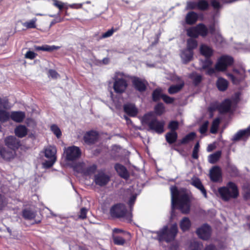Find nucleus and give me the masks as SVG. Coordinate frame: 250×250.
I'll list each match as a JSON object with an SVG mask.
<instances>
[{
    "mask_svg": "<svg viewBox=\"0 0 250 250\" xmlns=\"http://www.w3.org/2000/svg\"><path fill=\"white\" fill-rule=\"evenodd\" d=\"M170 191L172 212H173L175 206L177 205L183 213H188L190 209V202L186 191L183 189L178 190L176 187L172 186L170 188Z\"/></svg>",
    "mask_w": 250,
    "mask_h": 250,
    "instance_id": "1",
    "label": "nucleus"
},
{
    "mask_svg": "<svg viewBox=\"0 0 250 250\" xmlns=\"http://www.w3.org/2000/svg\"><path fill=\"white\" fill-rule=\"evenodd\" d=\"M232 62L233 59L231 57L223 56L218 60L215 65V69L211 67L212 62L208 58H207L206 60L202 62V69L206 70L207 74L212 75L215 73V70L220 71H225Z\"/></svg>",
    "mask_w": 250,
    "mask_h": 250,
    "instance_id": "2",
    "label": "nucleus"
},
{
    "mask_svg": "<svg viewBox=\"0 0 250 250\" xmlns=\"http://www.w3.org/2000/svg\"><path fill=\"white\" fill-rule=\"evenodd\" d=\"M142 122L144 124H147L150 130L157 133L161 134L164 131L165 122L157 120L152 112L145 115L142 119Z\"/></svg>",
    "mask_w": 250,
    "mask_h": 250,
    "instance_id": "3",
    "label": "nucleus"
},
{
    "mask_svg": "<svg viewBox=\"0 0 250 250\" xmlns=\"http://www.w3.org/2000/svg\"><path fill=\"white\" fill-rule=\"evenodd\" d=\"M127 76L123 72H116L112 77L114 81L113 88L116 93L122 94L125 92L128 86Z\"/></svg>",
    "mask_w": 250,
    "mask_h": 250,
    "instance_id": "4",
    "label": "nucleus"
},
{
    "mask_svg": "<svg viewBox=\"0 0 250 250\" xmlns=\"http://www.w3.org/2000/svg\"><path fill=\"white\" fill-rule=\"evenodd\" d=\"M178 232L176 224L172 225L169 228L165 226L159 231L157 232V238L160 241H165L167 242L173 240Z\"/></svg>",
    "mask_w": 250,
    "mask_h": 250,
    "instance_id": "5",
    "label": "nucleus"
},
{
    "mask_svg": "<svg viewBox=\"0 0 250 250\" xmlns=\"http://www.w3.org/2000/svg\"><path fill=\"white\" fill-rule=\"evenodd\" d=\"M218 192L222 199L225 201L235 198L239 194L237 186L232 182H229L226 186L220 188L218 189Z\"/></svg>",
    "mask_w": 250,
    "mask_h": 250,
    "instance_id": "6",
    "label": "nucleus"
},
{
    "mask_svg": "<svg viewBox=\"0 0 250 250\" xmlns=\"http://www.w3.org/2000/svg\"><path fill=\"white\" fill-rule=\"evenodd\" d=\"M110 213L112 217L122 218L124 221L130 222L132 214L127 213L125 206L122 204H117L112 206L110 210Z\"/></svg>",
    "mask_w": 250,
    "mask_h": 250,
    "instance_id": "7",
    "label": "nucleus"
},
{
    "mask_svg": "<svg viewBox=\"0 0 250 250\" xmlns=\"http://www.w3.org/2000/svg\"><path fill=\"white\" fill-rule=\"evenodd\" d=\"M56 153L57 149L54 146H48L41 151V153L47 159L42 163L44 167L49 168L54 164L57 160Z\"/></svg>",
    "mask_w": 250,
    "mask_h": 250,
    "instance_id": "8",
    "label": "nucleus"
},
{
    "mask_svg": "<svg viewBox=\"0 0 250 250\" xmlns=\"http://www.w3.org/2000/svg\"><path fill=\"white\" fill-rule=\"evenodd\" d=\"M64 153L66 159L72 162L79 159L81 156L82 152L79 147L73 146L65 147Z\"/></svg>",
    "mask_w": 250,
    "mask_h": 250,
    "instance_id": "9",
    "label": "nucleus"
},
{
    "mask_svg": "<svg viewBox=\"0 0 250 250\" xmlns=\"http://www.w3.org/2000/svg\"><path fill=\"white\" fill-rule=\"evenodd\" d=\"M7 107V100L0 98V122H5L10 118L11 113L6 110Z\"/></svg>",
    "mask_w": 250,
    "mask_h": 250,
    "instance_id": "10",
    "label": "nucleus"
},
{
    "mask_svg": "<svg viewBox=\"0 0 250 250\" xmlns=\"http://www.w3.org/2000/svg\"><path fill=\"white\" fill-rule=\"evenodd\" d=\"M16 156L15 151L11 147H0V156L5 161H10Z\"/></svg>",
    "mask_w": 250,
    "mask_h": 250,
    "instance_id": "11",
    "label": "nucleus"
},
{
    "mask_svg": "<svg viewBox=\"0 0 250 250\" xmlns=\"http://www.w3.org/2000/svg\"><path fill=\"white\" fill-rule=\"evenodd\" d=\"M109 180V176L102 171L99 172L95 174L94 178V181L96 185L101 187L106 185Z\"/></svg>",
    "mask_w": 250,
    "mask_h": 250,
    "instance_id": "12",
    "label": "nucleus"
},
{
    "mask_svg": "<svg viewBox=\"0 0 250 250\" xmlns=\"http://www.w3.org/2000/svg\"><path fill=\"white\" fill-rule=\"evenodd\" d=\"M196 232L200 238L203 240H207L210 236L211 229L209 226L205 224L197 229Z\"/></svg>",
    "mask_w": 250,
    "mask_h": 250,
    "instance_id": "13",
    "label": "nucleus"
},
{
    "mask_svg": "<svg viewBox=\"0 0 250 250\" xmlns=\"http://www.w3.org/2000/svg\"><path fill=\"white\" fill-rule=\"evenodd\" d=\"M233 74H228V76L231 79L232 82L236 84L239 81L244 78V71L243 69L233 70Z\"/></svg>",
    "mask_w": 250,
    "mask_h": 250,
    "instance_id": "14",
    "label": "nucleus"
},
{
    "mask_svg": "<svg viewBox=\"0 0 250 250\" xmlns=\"http://www.w3.org/2000/svg\"><path fill=\"white\" fill-rule=\"evenodd\" d=\"M98 137V134L96 131H90L84 134L83 140L86 143L91 144L94 143L97 140Z\"/></svg>",
    "mask_w": 250,
    "mask_h": 250,
    "instance_id": "15",
    "label": "nucleus"
},
{
    "mask_svg": "<svg viewBox=\"0 0 250 250\" xmlns=\"http://www.w3.org/2000/svg\"><path fill=\"white\" fill-rule=\"evenodd\" d=\"M5 145L12 148H18L20 146V141L15 137L10 136L4 140Z\"/></svg>",
    "mask_w": 250,
    "mask_h": 250,
    "instance_id": "16",
    "label": "nucleus"
},
{
    "mask_svg": "<svg viewBox=\"0 0 250 250\" xmlns=\"http://www.w3.org/2000/svg\"><path fill=\"white\" fill-rule=\"evenodd\" d=\"M250 135V126L244 130L237 132L233 137L232 140L234 141H238L247 138Z\"/></svg>",
    "mask_w": 250,
    "mask_h": 250,
    "instance_id": "17",
    "label": "nucleus"
},
{
    "mask_svg": "<svg viewBox=\"0 0 250 250\" xmlns=\"http://www.w3.org/2000/svg\"><path fill=\"white\" fill-rule=\"evenodd\" d=\"M124 109L125 112L130 116L134 117L138 113V109L134 104H125Z\"/></svg>",
    "mask_w": 250,
    "mask_h": 250,
    "instance_id": "18",
    "label": "nucleus"
},
{
    "mask_svg": "<svg viewBox=\"0 0 250 250\" xmlns=\"http://www.w3.org/2000/svg\"><path fill=\"white\" fill-rule=\"evenodd\" d=\"M221 169L218 167H214L210 170V177L212 181L216 182L221 177Z\"/></svg>",
    "mask_w": 250,
    "mask_h": 250,
    "instance_id": "19",
    "label": "nucleus"
},
{
    "mask_svg": "<svg viewBox=\"0 0 250 250\" xmlns=\"http://www.w3.org/2000/svg\"><path fill=\"white\" fill-rule=\"evenodd\" d=\"M115 168L119 175L122 178L127 179L129 177L128 172L124 166L117 164L115 166Z\"/></svg>",
    "mask_w": 250,
    "mask_h": 250,
    "instance_id": "20",
    "label": "nucleus"
},
{
    "mask_svg": "<svg viewBox=\"0 0 250 250\" xmlns=\"http://www.w3.org/2000/svg\"><path fill=\"white\" fill-rule=\"evenodd\" d=\"M10 118L14 121L18 123L21 122L25 118V114L21 111H15L11 112Z\"/></svg>",
    "mask_w": 250,
    "mask_h": 250,
    "instance_id": "21",
    "label": "nucleus"
},
{
    "mask_svg": "<svg viewBox=\"0 0 250 250\" xmlns=\"http://www.w3.org/2000/svg\"><path fill=\"white\" fill-rule=\"evenodd\" d=\"M28 132L27 128L23 125H19L15 129V133L19 138L25 137Z\"/></svg>",
    "mask_w": 250,
    "mask_h": 250,
    "instance_id": "22",
    "label": "nucleus"
},
{
    "mask_svg": "<svg viewBox=\"0 0 250 250\" xmlns=\"http://www.w3.org/2000/svg\"><path fill=\"white\" fill-rule=\"evenodd\" d=\"M181 57L184 63L190 61L193 57V51L189 49H185L181 54Z\"/></svg>",
    "mask_w": 250,
    "mask_h": 250,
    "instance_id": "23",
    "label": "nucleus"
},
{
    "mask_svg": "<svg viewBox=\"0 0 250 250\" xmlns=\"http://www.w3.org/2000/svg\"><path fill=\"white\" fill-rule=\"evenodd\" d=\"M231 105V102L230 100L227 99L225 100L220 105V111L222 113L230 111Z\"/></svg>",
    "mask_w": 250,
    "mask_h": 250,
    "instance_id": "24",
    "label": "nucleus"
},
{
    "mask_svg": "<svg viewBox=\"0 0 250 250\" xmlns=\"http://www.w3.org/2000/svg\"><path fill=\"white\" fill-rule=\"evenodd\" d=\"M191 184L201 190L204 196L207 197V193L200 180L197 178H193L191 181Z\"/></svg>",
    "mask_w": 250,
    "mask_h": 250,
    "instance_id": "25",
    "label": "nucleus"
},
{
    "mask_svg": "<svg viewBox=\"0 0 250 250\" xmlns=\"http://www.w3.org/2000/svg\"><path fill=\"white\" fill-rule=\"evenodd\" d=\"M198 19L197 14L194 12L188 13L186 17V22L188 24H192L196 22Z\"/></svg>",
    "mask_w": 250,
    "mask_h": 250,
    "instance_id": "26",
    "label": "nucleus"
},
{
    "mask_svg": "<svg viewBox=\"0 0 250 250\" xmlns=\"http://www.w3.org/2000/svg\"><path fill=\"white\" fill-rule=\"evenodd\" d=\"M133 84L137 89L142 91L146 89V83L145 82L139 78H135L133 80Z\"/></svg>",
    "mask_w": 250,
    "mask_h": 250,
    "instance_id": "27",
    "label": "nucleus"
},
{
    "mask_svg": "<svg viewBox=\"0 0 250 250\" xmlns=\"http://www.w3.org/2000/svg\"><path fill=\"white\" fill-rule=\"evenodd\" d=\"M200 53L206 58L209 57L212 54V49L205 44H202L200 47Z\"/></svg>",
    "mask_w": 250,
    "mask_h": 250,
    "instance_id": "28",
    "label": "nucleus"
},
{
    "mask_svg": "<svg viewBox=\"0 0 250 250\" xmlns=\"http://www.w3.org/2000/svg\"><path fill=\"white\" fill-rule=\"evenodd\" d=\"M216 85L220 91H224L228 88V82L222 78H219L216 82Z\"/></svg>",
    "mask_w": 250,
    "mask_h": 250,
    "instance_id": "29",
    "label": "nucleus"
},
{
    "mask_svg": "<svg viewBox=\"0 0 250 250\" xmlns=\"http://www.w3.org/2000/svg\"><path fill=\"white\" fill-rule=\"evenodd\" d=\"M191 226V222L189 219L188 217H184L180 222V227L181 229L185 231L189 229Z\"/></svg>",
    "mask_w": 250,
    "mask_h": 250,
    "instance_id": "30",
    "label": "nucleus"
},
{
    "mask_svg": "<svg viewBox=\"0 0 250 250\" xmlns=\"http://www.w3.org/2000/svg\"><path fill=\"white\" fill-rule=\"evenodd\" d=\"M177 138V133L176 131H170L166 135V139L169 144H172L175 142Z\"/></svg>",
    "mask_w": 250,
    "mask_h": 250,
    "instance_id": "31",
    "label": "nucleus"
},
{
    "mask_svg": "<svg viewBox=\"0 0 250 250\" xmlns=\"http://www.w3.org/2000/svg\"><path fill=\"white\" fill-rule=\"evenodd\" d=\"M184 84V82L180 80L179 84L171 85L168 89L169 93L170 94H173L178 92L183 87Z\"/></svg>",
    "mask_w": 250,
    "mask_h": 250,
    "instance_id": "32",
    "label": "nucleus"
},
{
    "mask_svg": "<svg viewBox=\"0 0 250 250\" xmlns=\"http://www.w3.org/2000/svg\"><path fill=\"white\" fill-rule=\"evenodd\" d=\"M221 155V151H216V152L209 155L208 157V162L211 164H214L219 159Z\"/></svg>",
    "mask_w": 250,
    "mask_h": 250,
    "instance_id": "33",
    "label": "nucleus"
},
{
    "mask_svg": "<svg viewBox=\"0 0 250 250\" xmlns=\"http://www.w3.org/2000/svg\"><path fill=\"white\" fill-rule=\"evenodd\" d=\"M74 171L78 173H82L83 175L85 171V165L83 162H79L73 166Z\"/></svg>",
    "mask_w": 250,
    "mask_h": 250,
    "instance_id": "34",
    "label": "nucleus"
},
{
    "mask_svg": "<svg viewBox=\"0 0 250 250\" xmlns=\"http://www.w3.org/2000/svg\"><path fill=\"white\" fill-rule=\"evenodd\" d=\"M198 29L197 25L188 29L187 30L188 36L194 38L198 37L199 36Z\"/></svg>",
    "mask_w": 250,
    "mask_h": 250,
    "instance_id": "35",
    "label": "nucleus"
},
{
    "mask_svg": "<svg viewBox=\"0 0 250 250\" xmlns=\"http://www.w3.org/2000/svg\"><path fill=\"white\" fill-rule=\"evenodd\" d=\"M198 31L199 35H201L202 37L206 36L208 32V29L207 27L202 23H200L197 25Z\"/></svg>",
    "mask_w": 250,
    "mask_h": 250,
    "instance_id": "36",
    "label": "nucleus"
},
{
    "mask_svg": "<svg viewBox=\"0 0 250 250\" xmlns=\"http://www.w3.org/2000/svg\"><path fill=\"white\" fill-rule=\"evenodd\" d=\"M195 136L196 134L194 132H191L184 137L181 141L180 143L181 144H188L189 142L192 141L195 138Z\"/></svg>",
    "mask_w": 250,
    "mask_h": 250,
    "instance_id": "37",
    "label": "nucleus"
},
{
    "mask_svg": "<svg viewBox=\"0 0 250 250\" xmlns=\"http://www.w3.org/2000/svg\"><path fill=\"white\" fill-rule=\"evenodd\" d=\"M211 33L213 35L215 40L214 42H215L216 43L218 44H221L223 43V42L224 41V40L221 35L220 34L219 32L214 33V31L213 30L212 27L210 28Z\"/></svg>",
    "mask_w": 250,
    "mask_h": 250,
    "instance_id": "38",
    "label": "nucleus"
},
{
    "mask_svg": "<svg viewBox=\"0 0 250 250\" xmlns=\"http://www.w3.org/2000/svg\"><path fill=\"white\" fill-rule=\"evenodd\" d=\"M36 212L30 210L26 209L23 211V216L27 219H33L36 217Z\"/></svg>",
    "mask_w": 250,
    "mask_h": 250,
    "instance_id": "39",
    "label": "nucleus"
},
{
    "mask_svg": "<svg viewBox=\"0 0 250 250\" xmlns=\"http://www.w3.org/2000/svg\"><path fill=\"white\" fill-rule=\"evenodd\" d=\"M37 19L33 18V19L25 22L22 23V25L27 28H35L36 27V21Z\"/></svg>",
    "mask_w": 250,
    "mask_h": 250,
    "instance_id": "40",
    "label": "nucleus"
},
{
    "mask_svg": "<svg viewBox=\"0 0 250 250\" xmlns=\"http://www.w3.org/2000/svg\"><path fill=\"white\" fill-rule=\"evenodd\" d=\"M219 124L220 119L219 118H216L213 120L210 128L211 133L214 134L217 132Z\"/></svg>",
    "mask_w": 250,
    "mask_h": 250,
    "instance_id": "41",
    "label": "nucleus"
},
{
    "mask_svg": "<svg viewBox=\"0 0 250 250\" xmlns=\"http://www.w3.org/2000/svg\"><path fill=\"white\" fill-rule=\"evenodd\" d=\"M208 1L205 0H200L197 2V9L200 10H205L208 7Z\"/></svg>",
    "mask_w": 250,
    "mask_h": 250,
    "instance_id": "42",
    "label": "nucleus"
},
{
    "mask_svg": "<svg viewBox=\"0 0 250 250\" xmlns=\"http://www.w3.org/2000/svg\"><path fill=\"white\" fill-rule=\"evenodd\" d=\"M155 113L158 115H161L165 112V108L163 104H157L154 108Z\"/></svg>",
    "mask_w": 250,
    "mask_h": 250,
    "instance_id": "43",
    "label": "nucleus"
},
{
    "mask_svg": "<svg viewBox=\"0 0 250 250\" xmlns=\"http://www.w3.org/2000/svg\"><path fill=\"white\" fill-rule=\"evenodd\" d=\"M197 46V41L193 39H189L187 41V49L191 51Z\"/></svg>",
    "mask_w": 250,
    "mask_h": 250,
    "instance_id": "44",
    "label": "nucleus"
},
{
    "mask_svg": "<svg viewBox=\"0 0 250 250\" xmlns=\"http://www.w3.org/2000/svg\"><path fill=\"white\" fill-rule=\"evenodd\" d=\"M96 169L97 167L96 165H93L92 166L85 169L83 175L90 176L95 172Z\"/></svg>",
    "mask_w": 250,
    "mask_h": 250,
    "instance_id": "45",
    "label": "nucleus"
},
{
    "mask_svg": "<svg viewBox=\"0 0 250 250\" xmlns=\"http://www.w3.org/2000/svg\"><path fill=\"white\" fill-rule=\"evenodd\" d=\"M113 239L114 243L118 245H123L125 244V239L119 236H116L113 234Z\"/></svg>",
    "mask_w": 250,
    "mask_h": 250,
    "instance_id": "46",
    "label": "nucleus"
},
{
    "mask_svg": "<svg viewBox=\"0 0 250 250\" xmlns=\"http://www.w3.org/2000/svg\"><path fill=\"white\" fill-rule=\"evenodd\" d=\"M51 130L53 133L58 138H60L62 136V132L59 127L55 125H53L51 126Z\"/></svg>",
    "mask_w": 250,
    "mask_h": 250,
    "instance_id": "47",
    "label": "nucleus"
},
{
    "mask_svg": "<svg viewBox=\"0 0 250 250\" xmlns=\"http://www.w3.org/2000/svg\"><path fill=\"white\" fill-rule=\"evenodd\" d=\"M190 78L193 80L195 84H198L201 81L202 77L201 75L196 74V73H192L190 75Z\"/></svg>",
    "mask_w": 250,
    "mask_h": 250,
    "instance_id": "48",
    "label": "nucleus"
},
{
    "mask_svg": "<svg viewBox=\"0 0 250 250\" xmlns=\"http://www.w3.org/2000/svg\"><path fill=\"white\" fill-rule=\"evenodd\" d=\"M203 248V245L196 241H193L191 243L188 250H201Z\"/></svg>",
    "mask_w": 250,
    "mask_h": 250,
    "instance_id": "49",
    "label": "nucleus"
},
{
    "mask_svg": "<svg viewBox=\"0 0 250 250\" xmlns=\"http://www.w3.org/2000/svg\"><path fill=\"white\" fill-rule=\"evenodd\" d=\"M161 94V90L160 89H156L155 90L152 94L153 100L155 101H156L160 99V98H162Z\"/></svg>",
    "mask_w": 250,
    "mask_h": 250,
    "instance_id": "50",
    "label": "nucleus"
},
{
    "mask_svg": "<svg viewBox=\"0 0 250 250\" xmlns=\"http://www.w3.org/2000/svg\"><path fill=\"white\" fill-rule=\"evenodd\" d=\"M186 9H197V2L188 1Z\"/></svg>",
    "mask_w": 250,
    "mask_h": 250,
    "instance_id": "51",
    "label": "nucleus"
},
{
    "mask_svg": "<svg viewBox=\"0 0 250 250\" xmlns=\"http://www.w3.org/2000/svg\"><path fill=\"white\" fill-rule=\"evenodd\" d=\"M179 123L177 121H173L169 123L168 127L171 130V131H175L178 128Z\"/></svg>",
    "mask_w": 250,
    "mask_h": 250,
    "instance_id": "52",
    "label": "nucleus"
},
{
    "mask_svg": "<svg viewBox=\"0 0 250 250\" xmlns=\"http://www.w3.org/2000/svg\"><path fill=\"white\" fill-rule=\"evenodd\" d=\"M199 143L198 142L196 144L194 147L192 154V156L194 159H197L198 158V152L199 150Z\"/></svg>",
    "mask_w": 250,
    "mask_h": 250,
    "instance_id": "53",
    "label": "nucleus"
},
{
    "mask_svg": "<svg viewBox=\"0 0 250 250\" xmlns=\"http://www.w3.org/2000/svg\"><path fill=\"white\" fill-rule=\"evenodd\" d=\"M209 122L208 121L205 122L199 128V132L201 134H205L208 130Z\"/></svg>",
    "mask_w": 250,
    "mask_h": 250,
    "instance_id": "54",
    "label": "nucleus"
},
{
    "mask_svg": "<svg viewBox=\"0 0 250 250\" xmlns=\"http://www.w3.org/2000/svg\"><path fill=\"white\" fill-rule=\"evenodd\" d=\"M60 48L59 46H57L55 45L50 46L48 45H44L43 51H52L54 50H57Z\"/></svg>",
    "mask_w": 250,
    "mask_h": 250,
    "instance_id": "55",
    "label": "nucleus"
},
{
    "mask_svg": "<svg viewBox=\"0 0 250 250\" xmlns=\"http://www.w3.org/2000/svg\"><path fill=\"white\" fill-rule=\"evenodd\" d=\"M37 56V54L33 51H29L25 55V58L30 60L34 59Z\"/></svg>",
    "mask_w": 250,
    "mask_h": 250,
    "instance_id": "56",
    "label": "nucleus"
},
{
    "mask_svg": "<svg viewBox=\"0 0 250 250\" xmlns=\"http://www.w3.org/2000/svg\"><path fill=\"white\" fill-rule=\"evenodd\" d=\"M162 98L163 100L167 104L172 103L174 101V99L171 98L167 95H162Z\"/></svg>",
    "mask_w": 250,
    "mask_h": 250,
    "instance_id": "57",
    "label": "nucleus"
},
{
    "mask_svg": "<svg viewBox=\"0 0 250 250\" xmlns=\"http://www.w3.org/2000/svg\"><path fill=\"white\" fill-rule=\"evenodd\" d=\"M53 1V4L56 7H58L60 10H62L64 5V3L62 2V1H59L58 0H52Z\"/></svg>",
    "mask_w": 250,
    "mask_h": 250,
    "instance_id": "58",
    "label": "nucleus"
},
{
    "mask_svg": "<svg viewBox=\"0 0 250 250\" xmlns=\"http://www.w3.org/2000/svg\"><path fill=\"white\" fill-rule=\"evenodd\" d=\"M115 31H116V30L114 29L113 28L108 30L102 35V38H106L111 36Z\"/></svg>",
    "mask_w": 250,
    "mask_h": 250,
    "instance_id": "59",
    "label": "nucleus"
},
{
    "mask_svg": "<svg viewBox=\"0 0 250 250\" xmlns=\"http://www.w3.org/2000/svg\"><path fill=\"white\" fill-rule=\"evenodd\" d=\"M210 2L212 6L214 9H218L220 8L221 7V5L218 0H212Z\"/></svg>",
    "mask_w": 250,
    "mask_h": 250,
    "instance_id": "60",
    "label": "nucleus"
},
{
    "mask_svg": "<svg viewBox=\"0 0 250 250\" xmlns=\"http://www.w3.org/2000/svg\"><path fill=\"white\" fill-rule=\"evenodd\" d=\"M87 209L85 208H82L81 209L79 217L81 219H85L86 217Z\"/></svg>",
    "mask_w": 250,
    "mask_h": 250,
    "instance_id": "61",
    "label": "nucleus"
},
{
    "mask_svg": "<svg viewBox=\"0 0 250 250\" xmlns=\"http://www.w3.org/2000/svg\"><path fill=\"white\" fill-rule=\"evenodd\" d=\"M49 76L51 77L52 78L56 79L57 78L59 75L58 73L54 70H50L48 72Z\"/></svg>",
    "mask_w": 250,
    "mask_h": 250,
    "instance_id": "62",
    "label": "nucleus"
},
{
    "mask_svg": "<svg viewBox=\"0 0 250 250\" xmlns=\"http://www.w3.org/2000/svg\"><path fill=\"white\" fill-rule=\"evenodd\" d=\"M136 198V195H132L130 197V199L128 202V204L131 207V206L134 204Z\"/></svg>",
    "mask_w": 250,
    "mask_h": 250,
    "instance_id": "63",
    "label": "nucleus"
},
{
    "mask_svg": "<svg viewBox=\"0 0 250 250\" xmlns=\"http://www.w3.org/2000/svg\"><path fill=\"white\" fill-rule=\"evenodd\" d=\"M205 250H216L215 247L212 245H209L207 246Z\"/></svg>",
    "mask_w": 250,
    "mask_h": 250,
    "instance_id": "64",
    "label": "nucleus"
}]
</instances>
